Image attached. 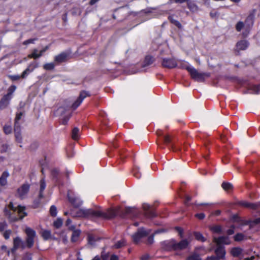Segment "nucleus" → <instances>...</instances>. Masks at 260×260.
I'll return each instance as SVG.
<instances>
[{"label":"nucleus","mask_w":260,"mask_h":260,"mask_svg":"<svg viewBox=\"0 0 260 260\" xmlns=\"http://www.w3.org/2000/svg\"><path fill=\"white\" fill-rule=\"evenodd\" d=\"M90 96V94L89 91L82 90L77 99L72 105L71 108L73 110H76L81 104L85 98Z\"/></svg>","instance_id":"nucleus-7"},{"label":"nucleus","mask_w":260,"mask_h":260,"mask_svg":"<svg viewBox=\"0 0 260 260\" xmlns=\"http://www.w3.org/2000/svg\"><path fill=\"white\" fill-rule=\"evenodd\" d=\"M10 176V174L7 171H5L3 172L1 176L0 177V185L2 186H4L7 184V178Z\"/></svg>","instance_id":"nucleus-23"},{"label":"nucleus","mask_w":260,"mask_h":260,"mask_svg":"<svg viewBox=\"0 0 260 260\" xmlns=\"http://www.w3.org/2000/svg\"><path fill=\"white\" fill-rule=\"evenodd\" d=\"M117 214L118 211L116 209L111 208L108 209L106 212L94 210L92 209H80L76 212V216L79 217H102L107 219L114 218L117 215Z\"/></svg>","instance_id":"nucleus-1"},{"label":"nucleus","mask_w":260,"mask_h":260,"mask_svg":"<svg viewBox=\"0 0 260 260\" xmlns=\"http://www.w3.org/2000/svg\"><path fill=\"white\" fill-rule=\"evenodd\" d=\"M143 208L145 211V216L149 218H152L157 216V213L153 208L147 204H144Z\"/></svg>","instance_id":"nucleus-12"},{"label":"nucleus","mask_w":260,"mask_h":260,"mask_svg":"<svg viewBox=\"0 0 260 260\" xmlns=\"http://www.w3.org/2000/svg\"><path fill=\"white\" fill-rule=\"evenodd\" d=\"M161 66L164 68L174 69L177 66V62L174 58H162Z\"/></svg>","instance_id":"nucleus-8"},{"label":"nucleus","mask_w":260,"mask_h":260,"mask_svg":"<svg viewBox=\"0 0 260 260\" xmlns=\"http://www.w3.org/2000/svg\"><path fill=\"white\" fill-rule=\"evenodd\" d=\"M9 79H10L11 81H14L19 80L21 78L20 76L18 75H11L8 76Z\"/></svg>","instance_id":"nucleus-53"},{"label":"nucleus","mask_w":260,"mask_h":260,"mask_svg":"<svg viewBox=\"0 0 260 260\" xmlns=\"http://www.w3.org/2000/svg\"><path fill=\"white\" fill-rule=\"evenodd\" d=\"M218 16V13L216 11H212L210 13V16L212 18H216Z\"/></svg>","instance_id":"nucleus-62"},{"label":"nucleus","mask_w":260,"mask_h":260,"mask_svg":"<svg viewBox=\"0 0 260 260\" xmlns=\"http://www.w3.org/2000/svg\"><path fill=\"white\" fill-rule=\"evenodd\" d=\"M242 252V249L239 247H233L231 250V253L234 257L239 256Z\"/></svg>","instance_id":"nucleus-28"},{"label":"nucleus","mask_w":260,"mask_h":260,"mask_svg":"<svg viewBox=\"0 0 260 260\" xmlns=\"http://www.w3.org/2000/svg\"><path fill=\"white\" fill-rule=\"evenodd\" d=\"M101 257L102 260H109V253H105L104 252H102Z\"/></svg>","instance_id":"nucleus-57"},{"label":"nucleus","mask_w":260,"mask_h":260,"mask_svg":"<svg viewBox=\"0 0 260 260\" xmlns=\"http://www.w3.org/2000/svg\"><path fill=\"white\" fill-rule=\"evenodd\" d=\"M125 245L124 242L123 240H119L117 241L113 246V248L115 249H119L124 246Z\"/></svg>","instance_id":"nucleus-47"},{"label":"nucleus","mask_w":260,"mask_h":260,"mask_svg":"<svg viewBox=\"0 0 260 260\" xmlns=\"http://www.w3.org/2000/svg\"><path fill=\"white\" fill-rule=\"evenodd\" d=\"M41 236L44 240H47L51 238V234L49 230H44L41 233Z\"/></svg>","instance_id":"nucleus-35"},{"label":"nucleus","mask_w":260,"mask_h":260,"mask_svg":"<svg viewBox=\"0 0 260 260\" xmlns=\"http://www.w3.org/2000/svg\"><path fill=\"white\" fill-rule=\"evenodd\" d=\"M49 213L51 216L55 217L57 215V208L55 205H52L49 210Z\"/></svg>","instance_id":"nucleus-43"},{"label":"nucleus","mask_w":260,"mask_h":260,"mask_svg":"<svg viewBox=\"0 0 260 260\" xmlns=\"http://www.w3.org/2000/svg\"><path fill=\"white\" fill-rule=\"evenodd\" d=\"M235 226L234 225H232L230 229H228L226 231V233L228 235H232L234 233V230Z\"/></svg>","instance_id":"nucleus-58"},{"label":"nucleus","mask_w":260,"mask_h":260,"mask_svg":"<svg viewBox=\"0 0 260 260\" xmlns=\"http://www.w3.org/2000/svg\"><path fill=\"white\" fill-rule=\"evenodd\" d=\"M187 8L192 13H195L199 11V7L195 3L190 2L187 3Z\"/></svg>","instance_id":"nucleus-29"},{"label":"nucleus","mask_w":260,"mask_h":260,"mask_svg":"<svg viewBox=\"0 0 260 260\" xmlns=\"http://www.w3.org/2000/svg\"><path fill=\"white\" fill-rule=\"evenodd\" d=\"M70 118V116H64L63 119H62V124L63 125H66L68 121L69 120Z\"/></svg>","instance_id":"nucleus-60"},{"label":"nucleus","mask_w":260,"mask_h":260,"mask_svg":"<svg viewBox=\"0 0 260 260\" xmlns=\"http://www.w3.org/2000/svg\"><path fill=\"white\" fill-rule=\"evenodd\" d=\"M185 69L189 72L191 78L198 82H203L206 78L210 77V73H199L193 67L188 66L185 68Z\"/></svg>","instance_id":"nucleus-5"},{"label":"nucleus","mask_w":260,"mask_h":260,"mask_svg":"<svg viewBox=\"0 0 260 260\" xmlns=\"http://www.w3.org/2000/svg\"><path fill=\"white\" fill-rule=\"evenodd\" d=\"M79 129L75 127L72 131V138L74 140H77L79 138Z\"/></svg>","instance_id":"nucleus-33"},{"label":"nucleus","mask_w":260,"mask_h":260,"mask_svg":"<svg viewBox=\"0 0 260 260\" xmlns=\"http://www.w3.org/2000/svg\"><path fill=\"white\" fill-rule=\"evenodd\" d=\"M12 234V231L10 229L6 230L3 232V236L5 240L9 239L11 235Z\"/></svg>","instance_id":"nucleus-44"},{"label":"nucleus","mask_w":260,"mask_h":260,"mask_svg":"<svg viewBox=\"0 0 260 260\" xmlns=\"http://www.w3.org/2000/svg\"><path fill=\"white\" fill-rule=\"evenodd\" d=\"M30 185L28 183L23 184L17 190V193L19 198L23 199L29 190Z\"/></svg>","instance_id":"nucleus-13"},{"label":"nucleus","mask_w":260,"mask_h":260,"mask_svg":"<svg viewBox=\"0 0 260 260\" xmlns=\"http://www.w3.org/2000/svg\"><path fill=\"white\" fill-rule=\"evenodd\" d=\"M69 54L66 52H62L54 57V61L57 63H61L66 62L68 58Z\"/></svg>","instance_id":"nucleus-19"},{"label":"nucleus","mask_w":260,"mask_h":260,"mask_svg":"<svg viewBox=\"0 0 260 260\" xmlns=\"http://www.w3.org/2000/svg\"><path fill=\"white\" fill-rule=\"evenodd\" d=\"M110 146L114 148H116L118 147L116 139H115L113 140V141L111 143Z\"/></svg>","instance_id":"nucleus-63"},{"label":"nucleus","mask_w":260,"mask_h":260,"mask_svg":"<svg viewBox=\"0 0 260 260\" xmlns=\"http://www.w3.org/2000/svg\"><path fill=\"white\" fill-rule=\"evenodd\" d=\"M248 90L253 94H260V84L250 85L248 87Z\"/></svg>","instance_id":"nucleus-26"},{"label":"nucleus","mask_w":260,"mask_h":260,"mask_svg":"<svg viewBox=\"0 0 260 260\" xmlns=\"http://www.w3.org/2000/svg\"><path fill=\"white\" fill-rule=\"evenodd\" d=\"M15 85H11L7 90V93L4 95L0 100V110H4L9 105L11 100L13 97V93L16 90Z\"/></svg>","instance_id":"nucleus-4"},{"label":"nucleus","mask_w":260,"mask_h":260,"mask_svg":"<svg viewBox=\"0 0 260 260\" xmlns=\"http://www.w3.org/2000/svg\"><path fill=\"white\" fill-rule=\"evenodd\" d=\"M149 234V233L145 230L144 228L139 229L136 233L132 235L133 241L137 244L142 238L147 236Z\"/></svg>","instance_id":"nucleus-9"},{"label":"nucleus","mask_w":260,"mask_h":260,"mask_svg":"<svg viewBox=\"0 0 260 260\" xmlns=\"http://www.w3.org/2000/svg\"><path fill=\"white\" fill-rule=\"evenodd\" d=\"M214 242L217 245H230L231 244V241L228 236H220L217 238H215Z\"/></svg>","instance_id":"nucleus-21"},{"label":"nucleus","mask_w":260,"mask_h":260,"mask_svg":"<svg viewBox=\"0 0 260 260\" xmlns=\"http://www.w3.org/2000/svg\"><path fill=\"white\" fill-rule=\"evenodd\" d=\"M222 188L226 191L232 190L233 189V185L232 183L227 182H223L221 184Z\"/></svg>","instance_id":"nucleus-32"},{"label":"nucleus","mask_w":260,"mask_h":260,"mask_svg":"<svg viewBox=\"0 0 260 260\" xmlns=\"http://www.w3.org/2000/svg\"><path fill=\"white\" fill-rule=\"evenodd\" d=\"M195 217L200 220H202L205 218V215L203 213H197L195 214Z\"/></svg>","instance_id":"nucleus-59"},{"label":"nucleus","mask_w":260,"mask_h":260,"mask_svg":"<svg viewBox=\"0 0 260 260\" xmlns=\"http://www.w3.org/2000/svg\"><path fill=\"white\" fill-rule=\"evenodd\" d=\"M231 220L233 222L240 223L242 225H247L251 223V220L242 219L237 214L233 215L231 217Z\"/></svg>","instance_id":"nucleus-17"},{"label":"nucleus","mask_w":260,"mask_h":260,"mask_svg":"<svg viewBox=\"0 0 260 260\" xmlns=\"http://www.w3.org/2000/svg\"><path fill=\"white\" fill-rule=\"evenodd\" d=\"M37 52L38 50L37 49H34L32 52L28 55V57L29 58H34L35 59L40 57L41 56V54L37 53Z\"/></svg>","instance_id":"nucleus-37"},{"label":"nucleus","mask_w":260,"mask_h":260,"mask_svg":"<svg viewBox=\"0 0 260 260\" xmlns=\"http://www.w3.org/2000/svg\"><path fill=\"white\" fill-rule=\"evenodd\" d=\"M157 233V232L156 231L154 234H151L148 237L146 242L147 245H151L152 244H153V243L154 242V234Z\"/></svg>","instance_id":"nucleus-46"},{"label":"nucleus","mask_w":260,"mask_h":260,"mask_svg":"<svg viewBox=\"0 0 260 260\" xmlns=\"http://www.w3.org/2000/svg\"><path fill=\"white\" fill-rule=\"evenodd\" d=\"M3 131L6 135L10 134L12 132V126L10 125H5L3 127Z\"/></svg>","instance_id":"nucleus-45"},{"label":"nucleus","mask_w":260,"mask_h":260,"mask_svg":"<svg viewBox=\"0 0 260 260\" xmlns=\"http://www.w3.org/2000/svg\"><path fill=\"white\" fill-rule=\"evenodd\" d=\"M250 43L246 40H241L238 41L236 44L235 51L239 52L240 51L246 50L249 46Z\"/></svg>","instance_id":"nucleus-14"},{"label":"nucleus","mask_w":260,"mask_h":260,"mask_svg":"<svg viewBox=\"0 0 260 260\" xmlns=\"http://www.w3.org/2000/svg\"><path fill=\"white\" fill-rule=\"evenodd\" d=\"M55 64L53 62L47 63L44 64L43 68L47 71H51L54 69Z\"/></svg>","instance_id":"nucleus-42"},{"label":"nucleus","mask_w":260,"mask_h":260,"mask_svg":"<svg viewBox=\"0 0 260 260\" xmlns=\"http://www.w3.org/2000/svg\"><path fill=\"white\" fill-rule=\"evenodd\" d=\"M24 115V111L18 112L16 113V116L14 120V126H21L19 120L21 117Z\"/></svg>","instance_id":"nucleus-27"},{"label":"nucleus","mask_w":260,"mask_h":260,"mask_svg":"<svg viewBox=\"0 0 260 260\" xmlns=\"http://www.w3.org/2000/svg\"><path fill=\"white\" fill-rule=\"evenodd\" d=\"M175 229L178 232V235L179 236L180 238H182L183 237L184 233L183 229L179 226H176L175 228Z\"/></svg>","instance_id":"nucleus-51"},{"label":"nucleus","mask_w":260,"mask_h":260,"mask_svg":"<svg viewBox=\"0 0 260 260\" xmlns=\"http://www.w3.org/2000/svg\"><path fill=\"white\" fill-rule=\"evenodd\" d=\"M39 67V63L36 61H33L30 63L29 66L27 68H29L30 69V67H32L31 70H32V71L36 69L37 68Z\"/></svg>","instance_id":"nucleus-56"},{"label":"nucleus","mask_w":260,"mask_h":260,"mask_svg":"<svg viewBox=\"0 0 260 260\" xmlns=\"http://www.w3.org/2000/svg\"><path fill=\"white\" fill-rule=\"evenodd\" d=\"M62 225V220L60 218H58L53 222V226L56 229L60 228Z\"/></svg>","instance_id":"nucleus-41"},{"label":"nucleus","mask_w":260,"mask_h":260,"mask_svg":"<svg viewBox=\"0 0 260 260\" xmlns=\"http://www.w3.org/2000/svg\"><path fill=\"white\" fill-rule=\"evenodd\" d=\"M175 239L166 240L160 243L161 248L167 251H174Z\"/></svg>","instance_id":"nucleus-11"},{"label":"nucleus","mask_w":260,"mask_h":260,"mask_svg":"<svg viewBox=\"0 0 260 260\" xmlns=\"http://www.w3.org/2000/svg\"><path fill=\"white\" fill-rule=\"evenodd\" d=\"M163 141H164V143L167 145H171V147L172 148V149L173 148V145L172 144V139L170 137V135H165L163 137Z\"/></svg>","instance_id":"nucleus-36"},{"label":"nucleus","mask_w":260,"mask_h":260,"mask_svg":"<svg viewBox=\"0 0 260 260\" xmlns=\"http://www.w3.org/2000/svg\"><path fill=\"white\" fill-rule=\"evenodd\" d=\"M210 231L215 234H221L222 232V228L220 225H214L210 228Z\"/></svg>","instance_id":"nucleus-31"},{"label":"nucleus","mask_w":260,"mask_h":260,"mask_svg":"<svg viewBox=\"0 0 260 260\" xmlns=\"http://www.w3.org/2000/svg\"><path fill=\"white\" fill-rule=\"evenodd\" d=\"M26 234L25 241L26 248H31L35 243V239L37 237L36 231L29 227H26L24 230Z\"/></svg>","instance_id":"nucleus-6"},{"label":"nucleus","mask_w":260,"mask_h":260,"mask_svg":"<svg viewBox=\"0 0 260 260\" xmlns=\"http://www.w3.org/2000/svg\"><path fill=\"white\" fill-rule=\"evenodd\" d=\"M119 154L120 161H123L124 159L125 158H126V157L128 156V154H127L126 151L124 149H121L119 152Z\"/></svg>","instance_id":"nucleus-39"},{"label":"nucleus","mask_w":260,"mask_h":260,"mask_svg":"<svg viewBox=\"0 0 260 260\" xmlns=\"http://www.w3.org/2000/svg\"><path fill=\"white\" fill-rule=\"evenodd\" d=\"M168 20L170 22L177 27L178 28H181L182 27L181 24L177 20L174 19L173 16H169L168 17Z\"/></svg>","instance_id":"nucleus-34"},{"label":"nucleus","mask_w":260,"mask_h":260,"mask_svg":"<svg viewBox=\"0 0 260 260\" xmlns=\"http://www.w3.org/2000/svg\"><path fill=\"white\" fill-rule=\"evenodd\" d=\"M44 198V191L39 190L38 195V200L35 201L34 203L36 202L37 204H39L40 203V200Z\"/></svg>","instance_id":"nucleus-55"},{"label":"nucleus","mask_w":260,"mask_h":260,"mask_svg":"<svg viewBox=\"0 0 260 260\" xmlns=\"http://www.w3.org/2000/svg\"><path fill=\"white\" fill-rule=\"evenodd\" d=\"M206 260H220L217 256L212 255L210 256H208L206 258Z\"/></svg>","instance_id":"nucleus-64"},{"label":"nucleus","mask_w":260,"mask_h":260,"mask_svg":"<svg viewBox=\"0 0 260 260\" xmlns=\"http://www.w3.org/2000/svg\"><path fill=\"white\" fill-rule=\"evenodd\" d=\"M25 209L26 207L25 206L19 205L17 208L18 216H13L11 211H10L7 207L4 208L3 212L4 215L8 218L10 222H15L22 220L25 217L27 216V213L25 212Z\"/></svg>","instance_id":"nucleus-2"},{"label":"nucleus","mask_w":260,"mask_h":260,"mask_svg":"<svg viewBox=\"0 0 260 260\" xmlns=\"http://www.w3.org/2000/svg\"><path fill=\"white\" fill-rule=\"evenodd\" d=\"M236 30L238 32H240L241 30L244 28V30H245V24L243 21H238L236 26H235Z\"/></svg>","instance_id":"nucleus-38"},{"label":"nucleus","mask_w":260,"mask_h":260,"mask_svg":"<svg viewBox=\"0 0 260 260\" xmlns=\"http://www.w3.org/2000/svg\"><path fill=\"white\" fill-rule=\"evenodd\" d=\"M190 244V241H188L186 239H182L179 242H177L175 240L174 244V251H181L184 250L187 248Z\"/></svg>","instance_id":"nucleus-10"},{"label":"nucleus","mask_w":260,"mask_h":260,"mask_svg":"<svg viewBox=\"0 0 260 260\" xmlns=\"http://www.w3.org/2000/svg\"><path fill=\"white\" fill-rule=\"evenodd\" d=\"M14 131L16 141L18 143H21L22 138L21 133V126H14Z\"/></svg>","instance_id":"nucleus-24"},{"label":"nucleus","mask_w":260,"mask_h":260,"mask_svg":"<svg viewBox=\"0 0 260 260\" xmlns=\"http://www.w3.org/2000/svg\"><path fill=\"white\" fill-rule=\"evenodd\" d=\"M68 199L71 205L75 208H78L81 206L82 202L81 200L75 196H71L68 194Z\"/></svg>","instance_id":"nucleus-18"},{"label":"nucleus","mask_w":260,"mask_h":260,"mask_svg":"<svg viewBox=\"0 0 260 260\" xmlns=\"http://www.w3.org/2000/svg\"><path fill=\"white\" fill-rule=\"evenodd\" d=\"M8 225L6 221L0 222V232L2 233L7 228Z\"/></svg>","instance_id":"nucleus-49"},{"label":"nucleus","mask_w":260,"mask_h":260,"mask_svg":"<svg viewBox=\"0 0 260 260\" xmlns=\"http://www.w3.org/2000/svg\"><path fill=\"white\" fill-rule=\"evenodd\" d=\"M155 61V58L151 55H146L143 62L142 67L143 68L146 67L152 64Z\"/></svg>","instance_id":"nucleus-25"},{"label":"nucleus","mask_w":260,"mask_h":260,"mask_svg":"<svg viewBox=\"0 0 260 260\" xmlns=\"http://www.w3.org/2000/svg\"><path fill=\"white\" fill-rule=\"evenodd\" d=\"M256 12V9H253L245 19L244 22L245 24V30L242 33V36L243 38H246L248 37L253 26Z\"/></svg>","instance_id":"nucleus-3"},{"label":"nucleus","mask_w":260,"mask_h":260,"mask_svg":"<svg viewBox=\"0 0 260 260\" xmlns=\"http://www.w3.org/2000/svg\"><path fill=\"white\" fill-rule=\"evenodd\" d=\"M31 72H32V70H30L29 68H27L21 75V78H26V76Z\"/></svg>","instance_id":"nucleus-48"},{"label":"nucleus","mask_w":260,"mask_h":260,"mask_svg":"<svg viewBox=\"0 0 260 260\" xmlns=\"http://www.w3.org/2000/svg\"><path fill=\"white\" fill-rule=\"evenodd\" d=\"M70 229L71 230H73L71 241L72 243L76 242L79 239L81 231L80 230H75L74 226H72L71 228H70Z\"/></svg>","instance_id":"nucleus-22"},{"label":"nucleus","mask_w":260,"mask_h":260,"mask_svg":"<svg viewBox=\"0 0 260 260\" xmlns=\"http://www.w3.org/2000/svg\"><path fill=\"white\" fill-rule=\"evenodd\" d=\"M40 190L44 191V190L46 188V182H45V180L44 178H42L40 180Z\"/></svg>","instance_id":"nucleus-50"},{"label":"nucleus","mask_w":260,"mask_h":260,"mask_svg":"<svg viewBox=\"0 0 260 260\" xmlns=\"http://www.w3.org/2000/svg\"><path fill=\"white\" fill-rule=\"evenodd\" d=\"M5 207H7L9 210L11 211V210H12L14 212H15L17 211V207H15L14 206V204L13 202H10L9 204H8V206H6Z\"/></svg>","instance_id":"nucleus-54"},{"label":"nucleus","mask_w":260,"mask_h":260,"mask_svg":"<svg viewBox=\"0 0 260 260\" xmlns=\"http://www.w3.org/2000/svg\"><path fill=\"white\" fill-rule=\"evenodd\" d=\"M193 235L196 240L199 241L204 242L206 241V238L203 236V234L200 232H193Z\"/></svg>","instance_id":"nucleus-30"},{"label":"nucleus","mask_w":260,"mask_h":260,"mask_svg":"<svg viewBox=\"0 0 260 260\" xmlns=\"http://www.w3.org/2000/svg\"><path fill=\"white\" fill-rule=\"evenodd\" d=\"M244 235L242 233H237L236 234L234 237V239L236 242H240L244 240Z\"/></svg>","instance_id":"nucleus-40"},{"label":"nucleus","mask_w":260,"mask_h":260,"mask_svg":"<svg viewBox=\"0 0 260 260\" xmlns=\"http://www.w3.org/2000/svg\"><path fill=\"white\" fill-rule=\"evenodd\" d=\"M123 8V7H120L115 10L114 13L113 14V17L114 19H116V15L118 13H120L121 11L122 10Z\"/></svg>","instance_id":"nucleus-61"},{"label":"nucleus","mask_w":260,"mask_h":260,"mask_svg":"<svg viewBox=\"0 0 260 260\" xmlns=\"http://www.w3.org/2000/svg\"><path fill=\"white\" fill-rule=\"evenodd\" d=\"M214 252L219 258L220 259H224L225 258L226 251L225 247L223 245H217Z\"/></svg>","instance_id":"nucleus-16"},{"label":"nucleus","mask_w":260,"mask_h":260,"mask_svg":"<svg viewBox=\"0 0 260 260\" xmlns=\"http://www.w3.org/2000/svg\"><path fill=\"white\" fill-rule=\"evenodd\" d=\"M237 205L242 207H244L247 208H249L253 210L257 209L260 207V202L252 203H249L246 201H240L237 202Z\"/></svg>","instance_id":"nucleus-15"},{"label":"nucleus","mask_w":260,"mask_h":260,"mask_svg":"<svg viewBox=\"0 0 260 260\" xmlns=\"http://www.w3.org/2000/svg\"><path fill=\"white\" fill-rule=\"evenodd\" d=\"M26 247L25 242L22 241L21 238L19 237H16L13 239V248L14 249H17L19 248L22 249Z\"/></svg>","instance_id":"nucleus-20"},{"label":"nucleus","mask_w":260,"mask_h":260,"mask_svg":"<svg viewBox=\"0 0 260 260\" xmlns=\"http://www.w3.org/2000/svg\"><path fill=\"white\" fill-rule=\"evenodd\" d=\"M9 148V146L8 144H4L2 145V146H1V149L0 152L1 153H5V152H7Z\"/></svg>","instance_id":"nucleus-52"}]
</instances>
